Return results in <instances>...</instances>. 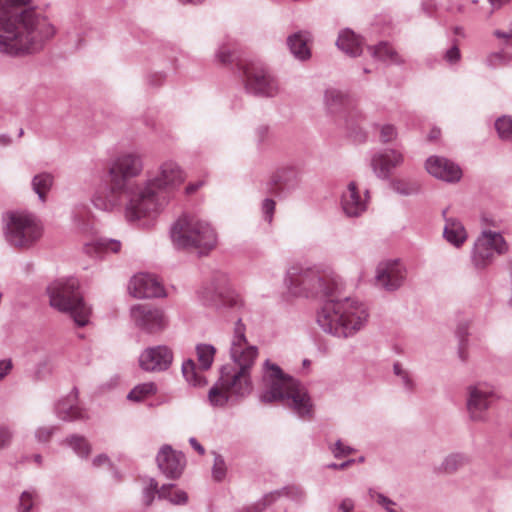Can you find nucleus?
<instances>
[{"label":"nucleus","mask_w":512,"mask_h":512,"mask_svg":"<svg viewBox=\"0 0 512 512\" xmlns=\"http://www.w3.org/2000/svg\"><path fill=\"white\" fill-rule=\"evenodd\" d=\"M298 182V173L293 168H283L276 171L270 180V192L279 194L285 189L294 187Z\"/></svg>","instance_id":"5701e85b"},{"label":"nucleus","mask_w":512,"mask_h":512,"mask_svg":"<svg viewBox=\"0 0 512 512\" xmlns=\"http://www.w3.org/2000/svg\"><path fill=\"white\" fill-rule=\"evenodd\" d=\"M421 9L426 15L433 16L438 9V5L435 0H423L421 3Z\"/></svg>","instance_id":"09e8293b"},{"label":"nucleus","mask_w":512,"mask_h":512,"mask_svg":"<svg viewBox=\"0 0 512 512\" xmlns=\"http://www.w3.org/2000/svg\"><path fill=\"white\" fill-rule=\"evenodd\" d=\"M289 289L295 295L311 296L320 281L317 267L292 266L287 272Z\"/></svg>","instance_id":"4468645a"},{"label":"nucleus","mask_w":512,"mask_h":512,"mask_svg":"<svg viewBox=\"0 0 512 512\" xmlns=\"http://www.w3.org/2000/svg\"><path fill=\"white\" fill-rule=\"evenodd\" d=\"M397 137V130L391 124H385L381 126L380 140L383 143H388Z\"/></svg>","instance_id":"a18cd8bd"},{"label":"nucleus","mask_w":512,"mask_h":512,"mask_svg":"<svg viewBox=\"0 0 512 512\" xmlns=\"http://www.w3.org/2000/svg\"><path fill=\"white\" fill-rule=\"evenodd\" d=\"M393 372L395 376L398 378V383L407 393L412 394L416 391L417 384L413 374L409 370L404 368L401 363H394Z\"/></svg>","instance_id":"7c9ffc66"},{"label":"nucleus","mask_w":512,"mask_h":512,"mask_svg":"<svg viewBox=\"0 0 512 512\" xmlns=\"http://www.w3.org/2000/svg\"><path fill=\"white\" fill-rule=\"evenodd\" d=\"M329 449L333 456L338 459L347 457L356 452L353 447L345 445L341 440H338L334 444L330 445Z\"/></svg>","instance_id":"79ce46f5"},{"label":"nucleus","mask_w":512,"mask_h":512,"mask_svg":"<svg viewBox=\"0 0 512 512\" xmlns=\"http://www.w3.org/2000/svg\"><path fill=\"white\" fill-rule=\"evenodd\" d=\"M171 239L177 248L192 249L206 254L217 245L215 228L196 214H182L171 229Z\"/></svg>","instance_id":"0eeeda50"},{"label":"nucleus","mask_w":512,"mask_h":512,"mask_svg":"<svg viewBox=\"0 0 512 512\" xmlns=\"http://www.w3.org/2000/svg\"><path fill=\"white\" fill-rule=\"evenodd\" d=\"M54 34V26L31 6V0H0L1 53H35Z\"/></svg>","instance_id":"f257e3e1"},{"label":"nucleus","mask_w":512,"mask_h":512,"mask_svg":"<svg viewBox=\"0 0 512 512\" xmlns=\"http://www.w3.org/2000/svg\"><path fill=\"white\" fill-rule=\"evenodd\" d=\"M511 60V55L504 50L492 52L486 57V64L491 68H497L507 65Z\"/></svg>","instance_id":"58836bf2"},{"label":"nucleus","mask_w":512,"mask_h":512,"mask_svg":"<svg viewBox=\"0 0 512 512\" xmlns=\"http://www.w3.org/2000/svg\"><path fill=\"white\" fill-rule=\"evenodd\" d=\"M392 189L404 196L413 195L419 192L420 184L418 182H407L404 180H395L391 183Z\"/></svg>","instance_id":"e433bc0d"},{"label":"nucleus","mask_w":512,"mask_h":512,"mask_svg":"<svg viewBox=\"0 0 512 512\" xmlns=\"http://www.w3.org/2000/svg\"><path fill=\"white\" fill-rule=\"evenodd\" d=\"M456 336L458 338V356L462 361H466L468 358L467 348V337H468V323H461L456 329Z\"/></svg>","instance_id":"c9c22d12"},{"label":"nucleus","mask_w":512,"mask_h":512,"mask_svg":"<svg viewBox=\"0 0 512 512\" xmlns=\"http://www.w3.org/2000/svg\"><path fill=\"white\" fill-rule=\"evenodd\" d=\"M156 390V386L153 382L139 384L130 391L128 399L139 402L151 395H154Z\"/></svg>","instance_id":"f704fd0d"},{"label":"nucleus","mask_w":512,"mask_h":512,"mask_svg":"<svg viewBox=\"0 0 512 512\" xmlns=\"http://www.w3.org/2000/svg\"><path fill=\"white\" fill-rule=\"evenodd\" d=\"M144 170L143 156L136 151H125L117 154L109 163V195L107 199L97 197L94 203L103 210H112L127 199L128 207L139 190L141 182L134 181Z\"/></svg>","instance_id":"39448f33"},{"label":"nucleus","mask_w":512,"mask_h":512,"mask_svg":"<svg viewBox=\"0 0 512 512\" xmlns=\"http://www.w3.org/2000/svg\"><path fill=\"white\" fill-rule=\"evenodd\" d=\"M216 348L209 344L196 346V363L193 359H187L182 364V373L185 380L193 386H204L207 381L204 372L208 371L214 361Z\"/></svg>","instance_id":"ddd939ff"},{"label":"nucleus","mask_w":512,"mask_h":512,"mask_svg":"<svg viewBox=\"0 0 512 512\" xmlns=\"http://www.w3.org/2000/svg\"><path fill=\"white\" fill-rule=\"evenodd\" d=\"M368 190L365 196L360 195L359 189L355 182L348 184L346 192L342 195V208L344 213L349 217H358L367 209Z\"/></svg>","instance_id":"4be33fe9"},{"label":"nucleus","mask_w":512,"mask_h":512,"mask_svg":"<svg viewBox=\"0 0 512 512\" xmlns=\"http://www.w3.org/2000/svg\"><path fill=\"white\" fill-rule=\"evenodd\" d=\"M356 463V459H349L347 461H344L342 463H340V466L341 468H348L350 467L351 465L355 464Z\"/></svg>","instance_id":"338daca9"},{"label":"nucleus","mask_w":512,"mask_h":512,"mask_svg":"<svg viewBox=\"0 0 512 512\" xmlns=\"http://www.w3.org/2000/svg\"><path fill=\"white\" fill-rule=\"evenodd\" d=\"M53 431L51 428H48V427H44V428H40L37 433H36V437L39 441L41 442H46L50 439L51 435H52Z\"/></svg>","instance_id":"4d7b16f0"},{"label":"nucleus","mask_w":512,"mask_h":512,"mask_svg":"<svg viewBox=\"0 0 512 512\" xmlns=\"http://www.w3.org/2000/svg\"><path fill=\"white\" fill-rule=\"evenodd\" d=\"M449 3L446 7V10L450 13H463L464 6L460 3L459 0H448Z\"/></svg>","instance_id":"6e6d98bb"},{"label":"nucleus","mask_w":512,"mask_h":512,"mask_svg":"<svg viewBox=\"0 0 512 512\" xmlns=\"http://www.w3.org/2000/svg\"><path fill=\"white\" fill-rule=\"evenodd\" d=\"M205 185L204 180H197L194 182H190L185 187V195L192 196L196 194L203 186Z\"/></svg>","instance_id":"8fccbe9b"},{"label":"nucleus","mask_w":512,"mask_h":512,"mask_svg":"<svg viewBox=\"0 0 512 512\" xmlns=\"http://www.w3.org/2000/svg\"><path fill=\"white\" fill-rule=\"evenodd\" d=\"M426 170L435 178L446 182H457L462 176V171L458 165L439 156H431L427 159Z\"/></svg>","instance_id":"aec40b11"},{"label":"nucleus","mask_w":512,"mask_h":512,"mask_svg":"<svg viewBox=\"0 0 512 512\" xmlns=\"http://www.w3.org/2000/svg\"><path fill=\"white\" fill-rule=\"evenodd\" d=\"M76 279L59 280L49 287L50 304L61 312L69 313L79 326L88 323L90 308L86 306L79 292Z\"/></svg>","instance_id":"6e6552de"},{"label":"nucleus","mask_w":512,"mask_h":512,"mask_svg":"<svg viewBox=\"0 0 512 512\" xmlns=\"http://www.w3.org/2000/svg\"><path fill=\"white\" fill-rule=\"evenodd\" d=\"M309 37L303 33H296L288 38L291 52L300 60L310 57Z\"/></svg>","instance_id":"c85d7f7f"},{"label":"nucleus","mask_w":512,"mask_h":512,"mask_svg":"<svg viewBox=\"0 0 512 512\" xmlns=\"http://www.w3.org/2000/svg\"><path fill=\"white\" fill-rule=\"evenodd\" d=\"M34 496L30 492H23L20 497V512H28L33 506Z\"/></svg>","instance_id":"49530a36"},{"label":"nucleus","mask_w":512,"mask_h":512,"mask_svg":"<svg viewBox=\"0 0 512 512\" xmlns=\"http://www.w3.org/2000/svg\"><path fill=\"white\" fill-rule=\"evenodd\" d=\"M239 302L240 300L236 297H228L224 300V303L231 307L237 306Z\"/></svg>","instance_id":"0e129e2a"},{"label":"nucleus","mask_w":512,"mask_h":512,"mask_svg":"<svg viewBox=\"0 0 512 512\" xmlns=\"http://www.w3.org/2000/svg\"><path fill=\"white\" fill-rule=\"evenodd\" d=\"M121 249V243L117 240L95 238L85 243L84 251L89 256H101L108 253H117Z\"/></svg>","instance_id":"a878e982"},{"label":"nucleus","mask_w":512,"mask_h":512,"mask_svg":"<svg viewBox=\"0 0 512 512\" xmlns=\"http://www.w3.org/2000/svg\"><path fill=\"white\" fill-rule=\"evenodd\" d=\"M443 236L447 242L457 248L461 247L468 237L464 225L455 218L446 219Z\"/></svg>","instance_id":"393cba45"},{"label":"nucleus","mask_w":512,"mask_h":512,"mask_svg":"<svg viewBox=\"0 0 512 512\" xmlns=\"http://www.w3.org/2000/svg\"><path fill=\"white\" fill-rule=\"evenodd\" d=\"M368 494L371 499L375 500L377 504L382 506L387 512H402L401 509L397 508L396 502L384 494L377 492L374 489H369Z\"/></svg>","instance_id":"4c0bfd02"},{"label":"nucleus","mask_w":512,"mask_h":512,"mask_svg":"<svg viewBox=\"0 0 512 512\" xmlns=\"http://www.w3.org/2000/svg\"><path fill=\"white\" fill-rule=\"evenodd\" d=\"M326 467L329 469H334V470H344L345 469V468H341L340 464H337V463L327 464Z\"/></svg>","instance_id":"774afa93"},{"label":"nucleus","mask_w":512,"mask_h":512,"mask_svg":"<svg viewBox=\"0 0 512 512\" xmlns=\"http://www.w3.org/2000/svg\"><path fill=\"white\" fill-rule=\"evenodd\" d=\"M172 351L166 346H157L144 350L139 358L140 367L145 371H163L172 363Z\"/></svg>","instance_id":"a211bd4d"},{"label":"nucleus","mask_w":512,"mask_h":512,"mask_svg":"<svg viewBox=\"0 0 512 512\" xmlns=\"http://www.w3.org/2000/svg\"><path fill=\"white\" fill-rule=\"evenodd\" d=\"M54 178L49 173H40L33 177L32 188L39 196L42 202L46 201V196L53 185Z\"/></svg>","instance_id":"2f4dec72"},{"label":"nucleus","mask_w":512,"mask_h":512,"mask_svg":"<svg viewBox=\"0 0 512 512\" xmlns=\"http://www.w3.org/2000/svg\"><path fill=\"white\" fill-rule=\"evenodd\" d=\"M93 465L95 467H102L109 465V458L106 455H98L93 459Z\"/></svg>","instance_id":"bf43d9fd"},{"label":"nucleus","mask_w":512,"mask_h":512,"mask_svg":"<svg viewBox=\"0 0 512 512\" xmlns=\"http://www.w3.org/2000/svg\"><path fill=\"white\" fill-rule=\"evenodd\" d=\"M326 105L331 113L347 112L349 117L352 115V103L349 98L337 90H327L325 94Z\"/></svg>","instance_id":"bb28decb"},{"label":"nucleus","mask_w":512,"mask_h":512,"mask_svg":"<svg viewBox=\"0 0 512 512\" xmlns=\"http://www.w3.org/2000/svg\"><path fill=\"white\" fill-rule=\"evenodd\" d=\"M242 70L245 76V87L249 92L266 97L278 94L277 80L261 63H245Z\"/></svg>","instance_id":"f8f14e48"},{"label":"nucleus","mask_w":512,"mask_h":512,"mask_svg":"<svg viewBox=\"0 0 512 512\" xmlns=\"http://www.w3.org/2000/svg\"><path fill=\"white\" fill-rule=\"evenodd\" d=\"M157 464L159 469L169 478H178L184 468V456L173 450L170 446L164 445L158 455Z\"/></svg>","instance_id":"412c9836"},{"label":"nucleus","mask_w":512,"mask_h":512,"mask_svg":"<svg viewBox=\"0 0 512 512\" xmlns=\"http://www.w3.org/2000/svg\"><path fill=\"white\" fill-rule=\"evenodd\" d=\"M494 386L486 382H478L466 388V410L473 422L488 420V411L497 400Z\"/></svg>","instance_id":"9b49d317"},{"label":"nucleus","mask_w":512,"mask_h":512,"mask_svg":"<svg viewBox=\"0 0 512 512\" xmlns=\"http://www.w3.org/2000/svg\"><path fill=\"white\" fill-rule=\"evenodd\" d=\"M230 354L238 368H222L219 386L209 392V400L216 406L227 403L232 395L244 396L252 390L250 370L258 356V349L247 342L245 328L240 321L235 328Z\"/></svg>","instance_id":"20e7f679"},{"label":"nucleus","mask_w":512,"mask_h":512,"mask_svg":"<svg viewBox=\"0 0 512 512\" xmlns=\"http://www.w3.org/2000/svg\"><path fill=\"white\" fill-rule=\"evenodd\" d=\"M186 180V173L174 161L163 162L156 173L141 182L132 203L125 208L130 222L139 221L159 213L169 202V194Z\"/></svg>","instance_id":"7ed1b4c3"},{"label":"nucleus","mask_w":512,"mask_h":512,"mask_svg":"<svg viewBox=\"0 0 512 512\" xmlns=\"http://www.w3.org/2000/svg\"><path fill=\"white\" fill-rule=\"evenodd\" d=\"M336 45L340 50L351 57H357L362 53V39L350 29H345L340 32Z\"/></svg>","instance_id":"b1692460"},{"label":"nucleus","mask_w":512,"mask_h":512,"mask_svg":"<svg viewBox=\"0 0 512 512\" xmlns=\"http://www.w3.org/2000/svg\"><path fill=\"white\" fill-rule=\"evenodd\" d=\"M226 465L223 458L217 455L214 459L212 475L216 481H221L226 475Z\"/></svg>","instance_id":"c03bdc74"},{"label":"nucleus","mask_w":512,"mask_h":512,"mask_svg":"<svg viewBox=\"0 0 512 512\" xmlns=\"http://www.w3.org/2000/svg\"><path fill=\"white\" fill-rule=\"evenodd\" d=\"M158 483L156 480L151 479L148 486L144 489L143 501L146 506H150L154 500L155 494L159 495Z\"/></svg>","instance_id":"37998d69"},{"label":"nucleus","mask_w":512,"mask_h":512,"mask_svg":"<svg viewBox=\"0 0 512 512\" xmlns=\"http://www.w3.org/2000/svg\"><path fill=\"white\" fill-rule=\"evenodd\" d=\"M404 162L403 154L395 149H386L375 153L371 158V167L380 179H389L392 171Z\"/></svg>","instance_id":"f3484780"},{"label":"nucleus","mask_w":512,"mask_h":512,"mask_svg":"<svg viewBox=\"0 0 512 512\" xmlns=\"http://www.w3.org/2000/svg\"><path fill=\"white\" fill-rule=\"evenodd\" d=\"M495 128L502 139H512V118L506 116L498 118Z\"/></svg>","instance_id":"a19ab883"},{"label":"nucleus","mask_w":512,"mask_h":512,"mask_svg":"<svg viewBox=\"0 0 512 512\" xmlns=\"http://www.w3.org/2000/svg\"><path fill=\"white\" fill-rule=\"evenodd\" d=\"M354 509V502L350 498H345L339 505L338 512H352Z\"/></svg>","instance_id":"13d9d810"},{"label":"nucleus","mask_w":512,"mask_h":512,"mask_svg":"<svg viewBox=\"0 0 512 512\" xmlns=\"http://www.w3.org/2000/svg\"><path fill=\"white\" fill-rule=\"evenodd\" d=\"M493 35L499 39H503L508 45L512 43V28L508 31L496 29L493 31Z\"/></svg>","instance_id":"5fc2aeb1"},{"label":"nucleus","mask_w":512,"mask_h":512,"mask_svg":"<svg viewBox=\"0 0 512 512\" xmlns=\"http://www.w3.org/2000/svg\"><path fill=\"white\" fill-rule=\"evenodd\" d=\"M262 387V402H285L303 418L309 417L313 412V404L306 388L270 361H266L263 366Z\"/></svg>","instance_id":"423d86ee"},{"label":"nucleus","mask_w":512,"mask_h":512,"mask_svg":"<svg viewBox=\"0 0 512 512\" xmlns=\"http://www.w3.org/2000/svg\"><path fill=\"white\" fill-rule=\"evenodd\" d=\"M405 276V269L399 261H387L377 266L375 281L380 288L394 291L403 284Z\"/></svg>","instance_id":"2eb2a0df"},{"label":"nucleus","mask_w":512,"mask_h":512,"mask_svg":"<svg viewBox=\"0 0 512 512\" xmlns=\"http://www.w3.org/2000/svg\"><path fill=\"white\" fill-rule=\"evenodd\" d=\"M372 56L380 61L390 64L403 63V59L397 51L387 42H380L376 46L369 47Z\"/></svg>","instance_id":"cd10ccee"},{"label":"nucleus","mask_w":512,"mask_h":512,"mask_svg":"<svg viewBox=\"0 0 512 512\" xmlns=\"http://www.w3.org/2000/svg\"><path fill=\"white\" fill-rule=\"evenodd\" d=\"M218 58L222 63L229 62L231 58L230 51L227 48L223 47L218 53Z\"/></svg>","instance_id":"052dcab7"},{"label":"nucleus","mask_w":512,"mask_h":512,"mask_svg":"<svg viewBox=\"0 0 512 512\" xmlns=\"http://www.w3.org/2000/svg\"><path fill=\"white\" fill-rule=\"evenodd\" d=\"M42 233V225L33 214L26 212L7 214L6 237L13 246L29 247L41 238Z\"/></svg>","instance_id":"1a4fd4ad"},{"label":"nucleus","mask_w":512,"mask_h":512,"mask_svg":"<svg viewBox=\"0 0 512 512\" xmlns=\"http://www.w3.org/2000/svg\"><path fill=\"white\" fill-rule=\"evenodd\" d=\"M12 439L11 431L6 427H0V449L9 445Z\"/></svg>","instance_id":"3c124183"},{"label":"nucleus","mask_w":512,"mask_h":512,"mask_svg":"<svg viewBox=\"0 0 512 512\" xmlns=\"http://www.w3.org/2000/svg\"><path fill=\"white\" fill-rule=\"evenodd\" d=\"M131 317L138 327L148 333H158L165 327L162 311L148 305L134 306L131 309Z\"/></svg>","instance_id":"dca6fc26"},{"label":"nucleus","mask_w":512,"mask_h":512,"mask_svg":"<svg viewBox=\"0 0 512 512\" xmlns=\"http://www.w3.org/2000/svg\"><path fill=\"white\" fill-rule=\"evenodd\" d=\"M341 278L330 268L322 269V331L338 338H350L363 330L369 320L367 305L342 296Z\"/></svg>","instance_id":"f03ea898"},{"label":"nucleus","mask_w":512,"mask_h":512,"mask_svg":"<svg viewBox=\"0 0 512 512\" xmlns=\"http://www.w3.org/2000/svg\"><path fill=\"white\" fill-rule=\"evenodd\" d=\"M130 293L137 298L159 297L164 294L161 282L148 273L135 275L129 283Z\"/></svg>","instance_id":"6ab92c4d"},{"label":"nucleus","mask_w":512,"mask_h":512,"mask_svg":"<svg viewBox=\"0 0 512 512\" xmlns=\"http://www.w3.org/2000/svg\"><path fill=\"white\" fill-rule=\"evenodd\" d=\"M190 444L199 454H201V455L204 454V448L202 447V445L200 443H198V441L196 439L191 438Z\"/></svg>","instance_id":"680f3d73"},{"label":"nucleus","mask_w":512,"mask_h":512,"mask_svg":"<svg viewBox=\"0 0 512 512\" xmlns=\"http://www.w3.org/2000/svg\"><path fill=\"white\" fill-rule=\"evenodd\" d=\"M159 499H165L174 505H183L187 503L188 495L175 485L169 484L160 488Z\"/></svg>","instance_id":"c756f323"},{"label":"nucleus","mask_w":512,"mask_h":512,"mask_svg":"<svg viewBox=\"0 0 512 512\" xmlns=\"http://www.w3.org/2000/svg\"><path fill=\"white\" fill-rule=\"evenodd\" d=\"M13 363L10 359L0 360V381L10 373Z\"/></svg>","instance_id":"864d4df0"},{"label":"nucleus","mask_w":512,"mask_h":512,"mask_svg":"<svg viewBox=\"0 0 512 512\" xmlns=\"http://www.w3.org/2000/svg\"><path fill=\"white\" fill-rule=\"evenodd\" d=\"M57 412L64 420H76L84 418V412L78 406L72 404V400H62L57 405Z\"/></svg>","instance_id":"72a5a7b5"},{"label":"nucleus","mask_w":512,"mask_h":512,"mask_svg":"<svg viewBox=\"0 0 512 512\" xmlns=\"http://www.w3.org/2000/svg\"><path fill=\"white\" fill-rule=\"evenodd\" d=\"M440 136V130L437 128H433L429 133L430 140H436Z\"/></svg>","instance_id":"69168bd1"},{"label":"nucleus","mask_w":512,"mask_h":512,"mask_svg":"<svg viewBox=\"0 0 512 512\" xmlns=\"http://www.w3.org/2000/svg\"><path fill=\"white\" fill-rule=\"evenodd\" d=\"M507 251L508 244L500 233L484 230L474 243L471 260L475 268L484 269L494 261L496 255Z\"/></svg>","instance_id":"9d476101"},{"label":"nucleus","mask_w":512,"mask_h":512,"mask_svg":"<svg viewBox=\"0 0 512 512\" xmlns=\"http://www.w3.org/2000/svg\"><path fill=\"white\" fill-rule=\"evenodd\" d=\"M460 58L461 54L457 45H453L444 55V59L450 64L458 62Z\"/></svg>","instance_id":"de8ad7c7"},{"label":"nucleus","mask_w":512,"mask_h":512,"mask_svg":"<svg viewBox=\"0 0 512 512\" xmlns=\"http://www.w3.org/2000/svg\"><path fill=\"white\" fill-rule=\"evenodd\" d=\"M275 201L272 199H266L263 202V212L265 213L269 222H271L274 211H275Z\"/></svg>","instance_id":"603ef678"},{"label":"nucleus","mask_w":512,"mask_h":512,"mask_svg":"<svg viewBox=\"0 0 512 512\" xmlns=\"http://www.w3.org/2000/svg\"><path fill=\"white\" fill-rule=\"evenodd\" d=\"M494 9H499L503 5L509 3L510 0H488Z\"/></svg>","instance_id":"e2e57ef3"},{"label":"nucleus","mask_w":512,"mask_h":512,"mask_svg":"<svg viewBox=\"0 0 512 512\" xmlns=\"http://www.w3.org/2000/svg\"><path fill=\"white\" fill-rule=\"evenodd\" d=\"M67 442L79 456L87 457L90 454V445L83 437L72 436Z\"/></svg>","instance_id":"ea45409f"},{"label":"nucleus","mask_w":512,"mask_h":512,"mask_svg":"<svg viewBox=\"0 0 512 512\" xmlns=\"http://www.w3.org/2000/svg\"><path fill=\"white\" fill-rule=\"evenodd\" d=\"M469 463V457L463 453H452L448 455L439 467V471L453 473Z\"/></svg>","instance_id":"473e14b6"}]
</instances>
